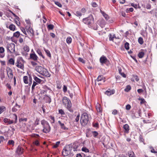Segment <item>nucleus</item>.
<instances>
[{"mask_svg": "<svg viewBox=\"0 0 157 157\" xmlns=\"http://www.w3.org/2000/svg\"><path fill=\"white\" fill-rule=\"evenodd\" d=\"M72 147L71 144L66 145L63 148L62 151V155L64 156H67L69 155H70V156H73L74 154L72 153Z\"/></svg>", "mask_w": 157, "mask_h": 157, "instance_id": "1", "label": "nucleus"}, {"mask_svg": "<svg viewBox=\"0 0 157 157\" xmlns=\"http://www.w3.org/2000/svg\"><path fill=\"white\" fill-rule=\"evenodd\" d=\"M62 101L63 104L67 109L71 112H73V110L71 108V103L69 99L64 97L63 98Z\"/></svg>", "mask_w": 157, "mask_h": 157, "instance_id": "2", "label": "nucleus"}, {"mask_svg": "<svg viewBox=\"0 0 157 157\" xmlns=\"http://www.w3.org/2000/svg\"><path fill=\"white\" fill-rule=\"evenodd\" d=\"M89 117L86 113H84L81 115V123L83 126L86 125L88 122Z\"/></svg>", "mask_w": 157, "mask_h": 157, "instance_id": "3", "label": "nucleus"}, {"mask_svg": "<svg viewBox=\"0 0 157 157\" xmlns=\"http://www.w3.org/2000/svg\"><path fill=\"white\" fill-rule=\"evenodd\" d=\"M94 18L92 15H90L87 17L84 18L83 19V22L89 26H91L94 22Z\"/></svg>", "mask_w": 157, "mask_h": 157, "instance_id": "4", "label": "nucleus"}, {"mask_svg": "<svg viewBox=\"0 0 157 157\" xmlns=\"http://www.w3.org/2000/svg\"><path fill=\"white\" fill-rule=\"evenodd\" d=\"M15 45L13 43L8 44L7 48L8 52L9 51L10 53H13L14 52H15Z\"/></svg>", "mask_w": 157, "mask_h": 157, "instance_id": "5", "label": "nucleus"}, {"mask_svg": "<svg viewBox=\"0 0 157 157\" xmlns=\"http://www.w3.org/2000/svg\"><path fill=\"white\" fill-rule=\"evenodd\" d=\"M6 70L8 77L10 79H12L13 77V74L11 69L9 67H7Z\"/></svg>", "mask_w": 157, "mask_h": 157, "instance_id": "6", "label": "nucleus"}, {"mask_svg": "<svg viewBox=\"0 0 157 157\" xmlns=\"http://www.w3.org/2000/svg\"><path fill=\"white\" fill-rule=\"evenodd\" d=\"M44 70L42 73H41V75L46 77H49L50 76V75L49 74L48 70L44 67Z\"/></svg>", "mask_w": 157, "mask_h": 157, "instance_id": "7", "label": "nucleus"}, {"mask_svg": "<svg viewBox=\"0 0 157 157\" xmlns=\"http://www.w3.org/2000/svg\"><path fill=\"white\" fill-rule=\"evenodd\" d=\"M43 69L44 67L41 66H37L35 67V68L36 71L40 74L43 72Z\"/></svg>", "mask_w": 157, "mask_h": 157, "instance_id": "8", "label": "nucleus"}, {"mask_svg": "<svg viewBox=\"0 0 157 157\" xmlns=\"http://www.w3.org/2000/svg\"><path fill=\"white\" fill-rule=\"evenodd\" d=\"M108 61L106 58L104 56H102L100 59V61L102 64L107 63Z\"/></svg>", "mask_w": 157, "mask_h": 157, "instance_id": "9", "label": "nucleus"}, {"mask_svg": "<svg viewBox=\"0 0 157 157\" xmlns=\"http://www.w3.org/2000/svg\"><path fill=\"white\" fill-rule=\"evenodd\" d=\"M44 129L43 130V131L44 133H47L49 132L50 130V127L49 124L44 126Z\"/></svg>", "mask_w": 157, "mask_h": 157, "instance_id": "10", "label": "nucleus"}, {"mask_svg": "<svg viewBox=\"0 0 157 157\" xmlns=\"http://www.w3.org/2000/svg\"><path fill=\"white\" fill-rule=\"evenodd\" d=\"M23 152V149L18 146L16 150V153L19 155H21Z\"/></svg>", "mask_w": 157, "mask_h": 157, "instance_id": "11", "label": "nucleus"}, {"mask_svg": "<svg viewBox=\"0 0 157 157\" xmlns=\"http://www.w3.org/2000/svg\"><path fill=\"white\" fill-rule=\"evenodd\" d=\"M96 109L97 112L99 113H101L102 112L101 108V105L99 103H97L96 105Z\"/></svg>", "mask_w": 157, "mask_h": 157, "instance_id": "12", "label": "nucleus"}, {"mask_svg": "<svg viewBox=\"0 0 157 157\" xmlns=\"http://www.w3.org/2000/svg\"><path fill=\"white\" fill-rule=\"evenodd\" d=\"M27 33L30 35H32L33 34V29L30 27H29L28 29H27L26 28Z\"/></svg>", "mask_w": 157, "mask_h": 157, "instance_id": "13", "label": "nucleus"}, {"mask_svg": "<svg viewBox=\"0 0 157 157\" xmlns=\"http://www.w3.org/2000/svg\"><path fill=\"white\" fill-rule=\"evenodd\" d=\"M30 58L36 61L37 60L38 57L35 54L31 53L30 54Z\"/></svg>", "mask_w": 157, "mask_h": 157, "instance_id": "14", "label": "nucleus"}, {"mask_svg": "<svg viewBox=\"0 0 157 157\" xmlns=\"http://www.w3.org/2000/svg\"><path fill=\"white\" fill-rule=\"evenodd\" d=\"M123 128L124 129L125 131L124 132L126 133H128L129 131V126L127 124H126L123 126Z\"/></svg>", "mask_w": 157, "mask_h": 157, "instance_id": "15", "label": "nucleus"}, {"mask_svg": "<svg viewBox=\"0 0 157 157\" xmlns=\"http://www.w3.org/2000/svg\"><path fill=\"white\" fill-rule=\"evenodd\" d=\"M114 90H107L105 92V94L108 96L110 95L111 94H114Z\"/></svg>", "mask_w": 157, "mask_h": 157, "instance_id": "16", "label": "nucleus"}, {"mask_svg": "<svg viewBox=\"0 0 157 157\" xmlns=\"http://www.w3.org/2000/svg\"><path fill=\"white\" fill-rule=\"evenodd\" d=\"M16 66L18 68H19L21 69H22L24 68V65L23 64H22L21 63H19L17 62V63H16Z\"/></svg>", "mask_w": 157, "mask_h": 157, "instance_id": "17", "label": "nucleus"}, {"mask_svg": "<svg viewBox=\"0 0 157 157\" xmlns=\"http://www.w3.org/2000/svg\"><path fill=\"white\" fill-rule=\"evenodd\" d=\"M33 77L34 78V79L37 82L39 83H40L41 82L42 80L38 78L35 75H33Z\"/></svg>", "mask_w": 157, "mask_h": 157, "instance_id": "18", "label": "nucleus"}, {"mask_svg": "<svg viewBox=\"0 0 157 157\" xmlns=\"http://www.w3.org/2000/svg\"><path fill=\"white\" fill-rule=\"evenodd\" d=\"M59 124L60 125L61 128L64 130H66L67 128H66L63 123H62L60 121H58Z\"/></svg>", "mask_w": 157, "mask_h": 157, "instance_id": "19", "label": "nucleus"}, {"mask_svg": "<svg viewBox=\"0 0 157 157\" xmlns=\"http://www.w3.org/2000/svg\"><path fill=\"white\" fill-rule=\"evenodd\" d=\"M41 124L43 126L49 124L45 120H42L41 121Z\"/></svg>", "mask_w": 157, "mask_h": 157, "instance_id": "20", "label": "nucleus"}, {"mask_svg": "<svg viewBox=\"0 0 157 157\" xmlns=\"http://www.w3.org/2000/svg\"><path fill=\"white\" fill-rule=\"evenodd\" d=\"M129 157H135L134 152L132 151H130L128 152Z\"/></svg>", "mask_w": 157, "mask_h": 157, "instance_id": "21", "label": "nucleus"}, {"mask_svg": "<svg viewBox=\"0 0 157 157\" xmlns=\"http://www.w3.org/2000/svg\"><path fill=\"white\" fill-rule=\"evenodd\" d=\"M23 81L24 82L25 84L28 83V77L27 76H24L23 78Z\"/></svg>", "mask_w": 157, "mask_h": 157, "instance_id": "22", "label": "nucleus"}, {"mask_svg": "<svg viewBox=\"0 0 157 157\" xmlns=\"http://www.w3.org/2000/svg\"><path fill=\"white\" fill-rule=\"evenodd\" d=\"M9 28L11 30L14 31L15 29V26L14 25L11 24L9 26Z\"/></svg>", "mask_w": 157, "mask_h": 157, "instance_id": "23", "label": "nucleus"}, {"mask_svg": "<svg viewBox=\"0 0 157 157\" xmlns=\"http://www.w3.org/2000/svg\"><path fill=\"white\" fill-rule=\"evenodd\" d=\"M20 35V32L18 31H17L14 33L13 34V36L16 37H18Z\"/></svg>", "mask_w": 157, "mask_h": 157, "instance_id": "24", "label": "nucleus"}, {"mask_svg": "<svg viewBox=\"0 0 157 157\" xmlns=\"http://www.w3.org/2000/svg\"><path fill=\"white\" fill-rule=\"evenodd\" d=\"M131 86L130 85H128L126 86V87L124 89V90L125 91L128 92L131 90Z\"/></svg>", "mask_w": 157, "mask_h": 157, "instance_id": "25", "label": "nucleus"}, {"mask_svg": "<svg viewBox=\"0 0 157 157\" xmlns=\"http://www.w3.org/2000/svg\"><path fill=\"white\" fill-rule=\"evenodd\" d=\"M9 63L11 65H14V60L13 58H10L9 60Z\"/></svg>", "mask_w": 157, "mask_h": 157, "instance_id": "26", "label": "nucleus"}, {"mask_svg": "<svg viewBox=\"0 0 157 157\" xmlns=\"http://www.w3.org/2000/svg\"><path fill=\"white\" fill-rule=\"evenodd\" d=\"M103 76L102 75H99L97 79V81L99 82V81H101L102 80H103Z\"/></svg>", "mask_w": 157, "mask_h": 157, "instance_id": "27", "label": "nucleus"}, {"mask_svg": "<svg viewBox=\"0 0 157 157\" xmlns=\"http://www.w3.org/2000/svg\"><path fill=\"white\" fill-rule=\"evenodd\" d=\"M138 41L139 43L140 44H143L144 41L142 38L140 37L139 38Z\"/></svg>", "mask_w": 157, "mask_h": 157, "instance_id": "28", "label": "nucleus"}, {"mask_svg": "<svg viewBox=\"0 0 157 157\" xmlns=\"http://www.w3.org/2000/svg\"><path fill=\"white\" fill-rule=\"evenodd\" d=\"M45 100L46 102L50 103L51 101V99L50 97L47 96L45 98Z\"/></svg>", "mask_w": 157, "mask_h": 157, "instance_id": "29", "label": "nucleus"}, {"mask_svg": "<svg viewBox=\"0 0 157 157\" xmlns=\"http://www.w3.org/2000/svg\"><path fill=\"white\" fill-rule=\"evenodd\" d=\"M44 50L46 52L47 56L50 57H51V55L50 51L46 49L45 48L44 49Z\"/></svg>", "mask_w": 157, "mask_h": 157, "instance_id": "30", "label": "nucleus"}, {"mask_svg": "<svg viewBox=\"0 0 157 157\" xmlns=\"http://www.w3.org/2000/svg\"><path fill=\"white\" fill-rule=\"evenodd\" d=\"M144 55V53L143 52H139L138 54V56L139 58H142Z\"/></svg>", "mask_w": 157, "mask_h": 157, "instance_id": "31", "label": "nucleus"}, {"mask_svg": "<svg viewBox=\"0 0 157 157\" xmlns=\"http://www.w3.org/2000/svg\"><path fill=\"white\" fill-rule=\"evenodd\" d=\"M121 71L122 70L121 69H119V73L121 75H122L123 77H126V75L123 72H122Z\"/></svg>", "mask_w": 157, "mask_h": 157, "instance_id": "32", "label": "nucleus"}, {"mask_svg": "<svg viewBox=\"0 0 157 157\" xmlns=\"http://www.w3.org/2000/svg\"><path fill=\"white\" fill-rule=\"evenodd\" d=\"M23 49L25 51L28 52L29 50V47L26 45H25L23 48Z\"/></svg>", "mask_w": 157, "mask_h": 157, "instance_id": "33", "label": "nucleus"}, {"mask_svg": "<svg viewBox=\"0 0 157 157\" xmlns=\"http://www.w3.org/2000/svg\"><path fill=\"white\" fill-rule=\"evenodd\" d=\"M82 151L86 152H89V150L86 147H83L82 149Z\"/></svg>", "mask_w": 157, "mask_h": 157, "instance_id": "34", "label": "nucleus"}, {"mask_svg": "<svg viewBox=\"0 0 157 157\" xmlns=\"http://www.w3.org/2000/svg\"><path fill=\"white\" fill-rule=\"evenodd\" d=\"M109 40H113V39L114 37H116L115 36V35H112L111 34H110L109 35Z\"/></svg>", "mask_w": 157, "mask_h": 157, "instance_id": "35", "label": "nucleus"}, {"mask_svg": "<svg viewBox=\"0 0 157 157\" xmlns=\"http://www.w3.org/2000/svg\"><path fill=\"white\" fill-rule=\"evenodd\" d=\"M14 141L12 140H10L8 141V144L9 145H12L13 146L14 145Z\"/></svg>", "mask_w": 157, "mask_h": 157, "instance_id": "36", "label": "nucleus"}, {"mask_svg": "<svg viewBox=\"0 0 157 157\" xmlns=\"http://www.w3.org/2000/svg\"><path fill=\"white\" fill-rule=\"evenodd\" d=\"M60 143V142L59 141L57 142L56 143V144L53 145V147L54 148H57L58 146L59 145V144Z\"/></svg>", "mask_w": 157, "mask_h": 157, "instance_id": "37", "label": "nucleus"}, {"mask_svg": "<svg viewBox=\"0 0 157 157\" xmlns=\"http://www.w3.org/2000/svg\"><path fill=\"white\" fill-rule=\"evenodd\" d=\"M124 47L127 50H128L129 49V44L128 42H126L124 44Z\"/></svg>", "mask_w": 157, "mask_h": 157, "instance_id": "38", "label": "nucleus"}, {"mask_svg": "<svg viewBox=\"0 0 157 157\" xmlns=\"http://www.w3.org/2000/svg\"><path fill=\"white\" fill-rule=\"evenodd\" d=\"M71 38L70 37H68L66 40L68 44H70L71 42Z\"/></svg>", "mask_w": 157, "mask_h": 157, "instance_id": "39", "label": "nucleus"}, {"mask_svg": "<svg viewBox=\"0 0 157 157\" xmlns=\"http://www.w3.org/2000/svg\"><path fill=\"white\" fill-rule=\"evenodd\" d=\"M103 16L106 20H108L109 18V17L108 15L105 13H103Z\"/></svg>", "mask_w": 157, "mask_h": 157, "instance_id": "40", "label": "nucleus"}, {"mask_svg": "<svg viewBox=\"0 0 157 157\" xmlns=\"http://www.w3.org/2000/svg\"><path fill=\"white\" fill-rule=\"evenodd\" d=\"M138 100H141L140 103L141 104H144L145 102H146V101H145L144 99L143 98H139L138 99Z\"/></svg>", "mask_w": 157, "mask_h": 157, "instance_id": "41", "label": "nucleus"}, {"mask_svg": "<svg viewBox=\"0 0 157 157\" xmlns=\"http://www.w3.org/2000/svg\"><path fill=\"white\" fill-rule=\"evenodd\" d=\"M37 83L36 82L33 81V84L32 87V90H33L34 89L35 86L37 85Z\"/></svg>", "mask_w": 157, "mask_h": 157, "instance_id": "42", "label": "nucleus"}, {"mask_svg": "<svg viewBox=\"0 0 157 157\" xmlns=\"http://www.w3.org/2000/svg\"><path fill=\"white\" fill-rule=\"evenodd\" d=\"M20 29H21V31L24 34H25L26 35H27V33L26 32L24 28L21 27Z\"/></svg>", "mask_w": 157, "mask_h": 157, "instance_id": "43", "label": "nucleus"}, {"mask_svg": "<svg viewBox=\"0 0 157 157\" xmlns=\"http://www.w3.org/2000/svg\"><path fill=\"white\" fill-rule=\"evenodd\" d=\"M54 26L53 25L50 24L48 26V29H52L54 28Z\"/></svg>", "mask_w": 157, "mask_h": 157, "instance_id": "44", "label": "nucleus"}, {"mask_svg": "<svg viewBox=\"0 0 157 157\" xmlns=\"http://www.w3.org/2000/svg\"><path fill=\"white\" fill-rule=\"evenodd\" d=\"M72 146L73 147L72 149H73V150L74 151H77V149L78 147V146H77L73 145H72Z\"/></svg>", "mask_w": 157, "mask_h": 157, "instance_id": "45", "label": "nucleus"}, {"mask_svg": "<svg viewBox=\"0 0 157 157\" xmlns=\"http://www.w3.org/2000/svg\"><path fill=\"white\" fill-rule=\"evenodd\" d=\"M93 136L95 137L98 135V133L97 132L94 131L93 132Z\"/></svg>", "mask_w": 157, "mask_h": 157, "instance_id": "46", "label": "nucleus"}, {"mask_svg": "<svg viewBox=\"0 0 157 157\" xmlns=\"http://www.w3.org/2000/svg\"><path fill=\"white\" fill-rule=\"evenodd\" d=\"M55 3L56 5H57L59 7H62V5L59 2H55Z\"/></svg>", "mask_w": 157, "mask_h": 157, "instance_id": "47", "label": "nucleus"}, {"mask_svg": "<svg viewBox=\"0 0 157 157\" xmlns=\"http://www.w3.org/2000/svg\"><path fill=\"white\" fill-rule=\"evenodd\" d=\"M15 23L17 24V25L19 26L20 24V23L18 19H17L16 18H15Z\"/></svg>", "mask_w": 157, "mask_h": 157, "instance_id": "48", "label": "nucleus"}, {"mask_svg": "<svg viewBox=\"0 0 157 157\" xmlns=\"http://www.w3.org/2000/svg\"><path fill=\"white\" fill-rule=\"evenodd\" d=\"M59 113L61 114V115H64L65 114V113L63 111V110L62 109H59Z\"/></svg>", "mask_w": 157, "mask_h": 157, "instance_id": "49", "label": "nucleus"}, {"mask_svg": "<svg viewBox=\"0 0 157 157\" xmlns=\"http://www.w3.org/2000/svg\"><path fill=\"white\" fill-rule=\"evenodd\" d=\"M37 52L39 54V55H40V56H41L43 58H44L43 56L42 55L41 52L40 50H37Z\"/></svg>", "mask_w": 157, "mask_h": 157, "instance_id": "50", "label": "nucleus"}, {"mask_svg": "<svg viewBox=\"0 0 157 157\" xmlns=\"http://www.w3.org/2000/svg\"><path fill=\"white\" fill-rule=\"evenodd\" d=\"M4 52V49L2 47H0V53H2Z\"/></svg>", "mask_w": 157, "mask_h": 157, "instance_id": "51", "label": "nucleus"}, {"mask_svg": "<svg viewBox=\"0 0 157 157\" xmlns=\"http://www.w3.org/2000/svg\"><path fill=\"white\" fill-rule=\"evenodd\" d=\"M131 108V106L129 104H128L126 105V109L127 110H129Z\"/></svg>", "mask_w": 157, "mask_h": 157, "instance_id": "52", "label": "nucleus"}, {"mask_svg": "<svg viewBox=\"0 0 157 157\" xmlns=\"http://www.w3.org/2000/svg\"><path fill=\"white\" fill-rule=\"evenodd\" d=\"M76 15L77 16H81L82 15L81 13L79 11H77L76 13Z\"/></svg>", "mask_w": 157, "mask_h": 157, "instance_id": "53", "label": "nucleus"}, {"mask_svg": "<svg viewBox=\"0 0 157 157\" xmlns=\"http://www.w3.org/2000/svg\"><path fill=\"white\" fill-rule=\"evenodd\" d=\"M78 60L79 61L83 63H85V62L84 61V60L83 59L81 58H79L78 59Z\"/></svg>", "mask_w": 157, "mask_h": 157, "instance_id": "54", "label": "nucleus"}, {"mask_svg": "<svg viewBox=\"0 0 157 157\" xmlns=\"http://www.w3.org/2000/svg\"><path fill=\"white\" fill-rule=\"evenodd\" d=\"M133 77L134 78V79L136 81H138L139 80V78H138V76L136 75H133Z\"/></svg>", "mask_w": 157, "mask_h": 157, "instance_id": "55", "label": "nucleus"}, {"mask_svg": "<svg viewBox=\"0 0 157 157\" xmlns=\"http://www.w3.org/2000/svg\"><path fill=\"white\" fill-rule=\"evenodd\" d=\"M63 90V91L64 93H65L67 91V87L66 86L64 85Z\"/></svg>", "mask_w": 157, "mask_h": 157, "instance_id": "56", "label": "nucleus"}, {"mask_svg": "<svg viewBox=\"0 0 157 157\" xmlns=\"http://www.w3.org/2000/svg\"><path fill=\"white\" fill-rule=\"evenodd\" d=\"M39 119H38V118H37L35 121V125H37L39 124Z\"/></svg>", "mask_w": 157, "mask_h": 157, "instance_id": "57", "label": "nucleus"}, {"mask_svg": "<svg viewBox=\"0 0 157 157\" xmlns=\"http://www.w3.org/2000/svg\"><path fill=\"white\" fill-rule=\"evenodd\" d=\"M33 143L36 145H37V146H38L39 145V143L38 141V140H36V141H35L34 143Z\"/></svg>", "mask_w": 157, "mask_h": 157, "instance_id": "58", "label": "nucleus"}, {"mask_svg": "<svg viewBox=\"0 0 157 157\" xmlns=\"http://www.w3.org/2000/svg\"><path fill=\"white\" fill-rule=\"evenodd\" d=\"M151 8V5L149 4H148L146 6V8L147 9H150Z\"/></svg>", "mask_w": 157, "mask_h": 157, "instance_id": "59", "label": "nucleus"}, {"mask_svg": "<svg viewBox=\"0 0 157 157\" xmlns=\"http://www.w3.org/2000/svg\"><path fill=\"white\" fill-rule=\"evenodd\" d=\"M4 140V138L3 136H0V143L1 142L3 141V140Z\"/></svg>", "mask_w": 157, "mask_h": 157, "instance_id": "60", "label": "nucleus"}, {"mask_svg": "<svg viewBox=\"0 0 157 157\" xmlns=\"http://www.w3.org/2000/svg\"><path fill=\"white\" fill-rule=\"evenodd\" d=\"M27 120V119L26 118H21L19 119L20 121H26Z\"/></svg>", "mask_w": 157, "mask_h": 157, "instance_id": "61", "label": "nucleus"}, {"mask_svg": "<svg viewBox=\"0 0 157 157\" xmlns=\"http://www.w3.org/2000/svg\"><path fill=\"white\" fill-rule=\"evenodd\" d=\"M79 117H80V115H79V114H78L77 116V117H76V118L75 119L76 121L78 122L79 121Z\"/></svg>", "mask_w": 157, "mask_h": 157, "instance_id": "62", "label": "nucleus"}, {"mask_svg": "<svg viewBox=\"0 0 157 157\" xmlns=\"http://www.w3.org/2000/svg\"><path fill=\"white\" fill-rule=\"evenodd\" d=\"M68 92L69 94V96H70V97L71 98H73V94L72 93H70V91L69 90L68 91Z\"/></svg>", "mask_w": 157, "mask_h": 157, "instance_id": "63", "label": "nucleus"}, {"mask_svg": "<svg viewBox=\"0 0 157 157\" xmlns=\"http://www.w3.org/2000/svg\"><path fill=\"white\" fill-rule=\"evenodd\" d=\"M117 113V111L116 109L114 110L112 112V114L114 115H116Z\"/></svg>", "mask_w": 157, "mask_h": 157, "instance_id": "64", "label": "nucleus"}]
</instances>
